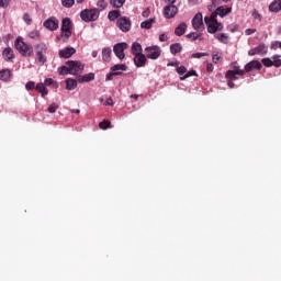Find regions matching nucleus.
Masks as SVG:
<instances>
[{"label": "nucleus", "instance_id": "nucleus-1", "mask_svg": "<svg viewBox=\"0 0 281 281\" xmlns=\"http://www.w3.org/2000/svg\"><path fill=\"white\" fill-rule=\"evenodd\" d=\"M14 45L15 49H18L22 56L30 58L34 54V47L23 42L22 37H18L14 42Z\"/></svg>", "mask_w": 281, "mask_h": 281}, {"label": "nucleus", "instance_id": "nucleus-2", "mask_svg": "<svg viewBox=\"0 0 281 281\" xmlns=\"http://www.w3.org/2000/svg\"><path fill=\"white\" fill-rule=\"evenodd\" d=\"M67 66H63V69H65V74H70L71 76H79V74H82L85 71V65L80 63L79 60H71L66 63Z\"/></svg>", "mask_w": 281, "mask_h": 281}, {"label": "nucleus", "instance_id": "nucleus-3", "mask_svg": "<svg viewBox=\"0 0 281 281\" xmlns=\"http://www.w3.org/2000/svg\"><path fill=\"white\" fill-rule=\"evenodd\" d=\"M204 22L209 34H216L223 30V23H220L213 14H211V16H205Z\"/></svg>", "mask_w": 281, "mask_h": 281}, {"label": "nucleus", "instance_id": "nucleus-4", "mask_svg": "<svg viewBox=\"0 0 281 281\" xmlns=\"http://www.w3.org/2000/svg\"><path fill=\"white\" fill-rule=\"evenodd\" d=\"M36 61L38 65H45L47 63V44L40 43L34 46Z\"/></svg>", "mask_w": 281, "mask_h": 281}, {"label": "nucleus", "instance_id": "nucleus-5", "mask_svg": "<svg viewBox=\"0 0 281 281\" xmlns=\"http://www.w3.org/2000/svg\"><path fill=\"white\" fill-rule=\"evenodd\" d=\"M232 70H227L225 78L227 80H238V77L236 76H245L247 72L246 70L240 69V66H238V63L234 61L231 64Z\"/></svg>", "mask_w": 281, "mask_h": 281}, {"label": "nucleus", "instance_id": "nucleus-6", "mask_svg": "<svg viewBox=\"0 0 281 281\" xmlns=\"http://www.w3.org/2000/svg\"><path fill=\"white\" fill-rule=\"evenodd\" d=\"M80 16L86 23L98 21L100 18V11H98V9H85L80 12Z\"/></svg>", "mask_w": 281, "mask_h": 281}, {"label": "nucleus", "instance_id": "nucleus-7", "mask_svg": "<svg viewBox=\"0 0 281 281\" xmlns=\"http://www.w3.org/2000/svg\"><path fill=\"white\" fill-rule=\"evenodd\" d=\"M125 49H128V44L126 43L115 44L113 47V52L116 58H119L120 60H124V58H126V55L124 54Z\"/></svg>", "mask_w": 281, "mask_h": 281}, {"label": "nucleus", "instance_id": "nucleus-8", "mask_svg": "<svg viewBox=\"0 0 281 281\" xmlns=\"http://www.w3.org/2000/svg\"><path fill=\"white\" fill-rule=\"evenodd\" d=\"M192 27L196 30V32H203L205 30V24H203V13H196L192 19Z\"/></svg>", "mask_w": 281, "mask_h": 281}, {"label": "nucleus", "instance_id": "nucleus-9", "mask_svg": "<svg viewBox=\"0 0 281 281\" xmlns=\"http://www.w3.org/2000/svg\"><path fill=\"white\" fill-rule=\"evenodd\" d=\"M146 57L151 60H157L159 56H161V48L159 46H149L145 48Z\"/></svg>", "mask_w": 281, "mask_h": 281}, {"label": "nucleus", "instance_id": "nucleus-10", "mask_svg": "<svg viewBox=\"0 0 281 281\" xmlns=\"http://www.w3.org/2000/svg\"><path fill=\"white\" fill-rule=\"evenodd\" d=\"M116 25L121 32H131V19L126 16L120 18Z\"/></svg>", "mask_w": 281, "mask_h": 281}, {"label": "nucleus", "instance_id": "nucleus-11", "mask_svg": "<svg viewBox=\"0 0 281 281\" xmlns=\"http://www.w3.org/2000/svg\"><path fill=\"white\" fill-rule=\"evenodd\" d=\"M177 12H179V8H177V5L169 4L165 7L164 9L165 19H175V16L177 15Z\"/></svg>", "mask_w": 281, "mask_h": 281}, {"label": "nucleus", "instance_id": "nucleus-12", "mask_svg": "<svg viewBox=\"0 0 281 281\" xmlns=\"http://www.w3.org/2000/svg\"><path fill=\"white\" fill-rule=\"evenodd\" d=\"M59 21L56 18H49L46 21H44V27L46 30H49V32H55V30L58 29Z\"/></svg>", "mask_w": 281, "mask_h": 281}, {"label": "nucleus", "instance_id": "nucleus-13", "mask_svg": "<svg viewBox=\"0 0 281 281\" xmlns=\"http://www.w3.org/2000/svg\"><path fill=\"white\" fill-rule=\"evenodd\" d=\"M269 52V47L265 44H260L259 46L255 47L254 49L249 50V56H256L258 54L259 56H265Z\"/></svg>", "mask_w": 281, "mask_h": 281}, {"label": "nucleus", "instance_id": "nucleus-14", "mask_svg": "<svg viewBox=\"0 0 281 281\" xmlns=\"http://www.w3.org/2000/svg\"><path fill=\"white\" fill-rule=\"evenodd\" d=\"M254 69H262V64H260V61L258 60H251L248 64H246L245 66V71L246 74H249V71H254Z\"/></svg>", "mask_w": 281, "mask_h": 281}, {"label": "nucleus", "instance_id": "nucleus-15", "mask_svg": "<svg viewBox=\"0 0 281 281\" xmlns=\"http://www.w3.org/2000/svg\"><path fill=\"white\" fill-rule=\"evenodd\" d=\"M232 13V8H225V7H218L212 15L217 18V16H227V14Z\"/></svg>", "mask_w": 281, "mask_h": 281}, {"label": "nucleus", "instance_id": "nucleus-16", "mask_svg": "<svg viewBox=\"0 0 281 281\" xmlns=\"http://www.w3.org/2000/svg\"><path fill=\"white\" fill-rule=\"evenodd\" d=\"M76 54V48L66 47L59 50V58H71Z\"/></svg>", "mask_w": 281, "mask_h": 281}, {"label": "nucleus", "instance_id": "nucleus-17", "mask_svg": "<svg viewBox=\"0 0 281 281\" xmlns=\"http://www.w3.org/2000/svg\"><path fill=\"white\" fill-rule=\"evenodd\" d=\"M128 67L125 64H116L111 68V71L116 76H120L122 71H126Z\"/></svg>", "mask_w": 281, "mask_h": 281}, {"label": "nucleus", "instance_id": "nucleus-18", "mask_svg": "<svg viewBox=\"0 0 281 281\" xmlns=\"http://www.w3.org/2000/svg\"><path fill=\"white\" fill-rule=\"evenodd\" d=\"M91 80H95V75L93 72L86 74L83 76H79L77 79V82H79V83L91 82Z\"/></svg>", "mask_w": 281, "mask_h": 281}, {"label": "nucleus", "instance_id": "nucleus-19", "mask_svg": "<svg viewBox=\"0 0 281 281\" xmlns=\"http://www.w3.org/2000/svg\"><path fill=\"white\" fill-rule=\"evenodd\" d=\"M269 11L274 13L281 12V0H273L269 5Z\"/></svg>", "mask_w": 281, "mask_h": 281}, {"label": "nucleus", "instance_id": "nucleus-20", "mask_svg": "<svg viewBox=\"0 0 281 281\" xmlns=\"http://www.w3.org/2000/svg\"><path fill=\"white\" fill-rule=\"evenodd\" d=\"M134 63L136 67H144V65H146V55L144 54L135 55Z\"/></svg>", "mask_w": 281, "mask_h": 281}, {"label": "nucleus", "instance_id": "nucleus-21", "mask_svg": "<svg viewBox=\"0 0 281 281\" xmlns=\"http://www.w3.org/2000/svg\"><path fill=\"white\" fill-rule=\"evenodd\" d=\"M186 30H188V24H186V22H183L179 26L176 27V30H175L176 36H183V34H186Z\"/></svg>", "mask_w": 281, "mask_h": 281}, {"label": "nucleus", "instance_id": "nucleus-22", "mask_svg": "<svg viewBox=\"0 0 281 281\" xmlns=\"http://www.w3.org/2000/svg\"><path fill=\"white\" fill-rule=\"evenodd\" d=\"M76 87H78V79L77 80L71 79V78L66 79V89L68 91H74V89H76Z\"/></svg>", "mask_w": 281, "mask_h": 281}, {"label": "nucleus", "instance_id": "nucleus-23", "mask_svg": "<svg viewBox=\"0 0 281 281\" xmlns=\"http://www.w3.org/2000/svg\"><path fill=\"white\" fill-rule=\"evenodd\" d=\"M2 56L4 58V60H12L14 59V50H12V48L7 47L4 48Z\"/></svg>", "mask_w": 281, "mask_h": 281}, {"label": "nucleus", "instance_id": "nucleus-24", "mask_svg": "<svg viewBox=\"0 0 281 281\" xmlns=\"http://www.w3.org/2000/svg\"><path fill=\"white\" fill-rule=\"evenodd\" d=\"M154 23H156V19L151 18L147 21L142 22L140 27H142V30H150V27H153Z\"/></svg>", "mask_w": 281, "mask_h": 281}, {"label": "nucleus", "instance_id": "nucleus-25", "mask_svg": "<svg viewBox=\"0 0 281 281\" xmlns=\"http://www.w3.org/2000/svg\"><path fill=\"white\" fill-rule=\"evenodd\" d=\"M215 38L220 41V43H224V45H227L229 43V35L226 33L216 34Z\"/></svg>", "mask_w": 281, "mask_h": 281}, {"label": "nucleus", "instance_id": "nucleus-26", "mask_svg": "<svg viewBox=\"0 0 281 281\" xmlns=\"http://www.w3.org/2000/svg\"><path fill=\"white\" fill-rule=\"evenodd\" d=\"M183 49V46L179 43H175L170 45V52L173 55L180 54V52Z\"/></svg>", "mask_w": 281, "mask_h": 281}, {"label": "nucleus", "instance_id": "nucleus-27", "mask_svg": "<svg viewBox=\"0 0 281 281\" xmlns=\"http://www.w3.org/2000/svg\"><path fill=\"white\" fill-rule=\"evenodd\" d=\"M132 54L134 56H138L142 54V44L135 42L133 45H132Z\"/></svg>", "mask_w": 281, "mask_h": 281}, {"label": "nucleus", "instance_id": "nucleus-28", "mask_svg": "<svg viewBox=\"0 0 281 281\" xmlns=\"http://www.w3.org/2000/svg\"><path fill=\"white\" fill-rule=\"evenodd\" d=\"M67 30H71V20L69 18H65L61 21V32H65Z\"/></svg>", "mask_w": 281, "mask_h": 281}, {"label": "nucleus", "instance_id": "nucleus-29", "mask_svg": "<svg viewBox=\"0 0 281 281\" xmlns=\"http://www.w3.org/2000/svg\"><path fill=\"white\" fill-rule=\"evenodd\" d=\"M124 3H126V0H110V5L116 9L122 8Z\"/></svg>", "mask_w": 281, "mask_h": 281}, {"label": "nucleus", "instance_id": "nucleus-30", "mask_svg": "<svg viewBox=\"0 0 281 281\" xmlns=\"http://www.w3.org/2000/svg\"><path fill=\"white\" fill-rule=\"evenodd\" d=\"M36 91H38L43 98H45V95H47V89L45 88V85L43 83H37L35 87Z\"/></svg>", "mask_w": 281, "mask_h": 281}, {"label": "nucleus", "instance_id": "nucleus-31", "mask_svg": "<svg viewBox=\"0 0 281 281\" xmlns=\"http://www.w3.org/2000/svg\"><path fill=\"white\" fill-rule=\"evenodd\" d=\"M10 76H11V72H10V69H3V70H0V80H10Z\"/></svg>", "mask_w": 281, "mask_h": 281}, {"label": "nucleus", "instance_id": "nucleus-32", "mask_svg": "<svg viewBox=\"0 0 281 281\" xmlns=\"http://www.w3.org/2000/svg\"><path fill=\"white\" fill-rule=\"evenodd\" d=\"M108 19L110 21H115V19H120V11L117 10L110 11L108 14Z\"/></svg>", "mask_w": 281, "mask_h": 281}, {"label": "nucleus", "instance_id": "nucleus-33", "mask_svg": "<svg viewBox=\"0 0 281 281\" xmlns=\"http://www.w3.org/2000/svg\"><path fill=\"white\" fill-rule=\"evenodd\" d=\"M103 60L109 61L111 60V48H104L102 50Z\"/></svg>", "mask_w": 281, "mask_h": 281}, {"label": "nucleus", "instance_id": "nucleus-34", "mask_svg": "<svg viewBox=\"0 0 281 281\" xmlns=\"http://www.w3.org/2000/svg\"><path fill=\"white\" fill-rule=\"evenodd\" d=\"M272 67H281L280 55H276L272 57Z\"/></svg>", "mask_w": 281, "mask_h": 281}, {"label": "nucleus", "instance_id": "nucleus-35", "mask_svg": "<svg viewBox=\"0 0 281 281\" xmlns=\"http://www.w3.org/2000/svg\"><path fill=\"white\" fill-rule=\"evenodd\" d=\"M76 0H61V4L64 8H72L75 5Z\"/></svg>", "mask_w": 281, "mask_h": 281}, {"label": "nucleus", "instance_id": "nucleus-36", "mask_svg": "<svg viewBox=\"0 0 281 281\" xmlns=\"http://www.w3.org/2000/svg\"><path fill=\"white\" fill-rule=\"evenodd\" d=\"M44 85L49 87V85H54L55 89H58V82H54L52 78L45 79Z\"/></svg>", "mask_w": 281, "mask_h": 281}, {"label": "nucleus", "instance_id": "nucleus-37", "mask_svg": "<svg viewBox=\"0 0 281 281\" xmlns=\"http://www.w3.org/2000/svg\"><path fill=\"white\" fill-rule=\"evenodd\" d=\"M261 63L265 67H273V60H271V58H263Z\"/></svg>", "mask_w": 281, "mask_h": 281}, {"label": "nucleus", "instance_id": "nucleus-38", "mask_svg": "<svg viewBox=\"0 0 281 281\" xmlns=\"http://www.w3.org/2000/svg\"><path fill=\"white\" fill-rule=\"evenodd\" d=\"M111 126V122L109 121H103L99 124V127L102 128V131H106Z\"/></svg>", "mask_w": 281, "mask_h": 281}, {"label": "nucleus", "instance_id": "nucleus-39", "mask_svg": "<svg viewBox=\"0 0 281 281\" xmlns=\"http://www.w3.org/2000/svg\"><path fill=\"white\" fill-rule=\"evenodd\" d=\"M200 37H201V34H198V33H190L187 35V38H191V41H196Z\"/></svg>", "mask_w": 281, "mask_h": 281}, {"label": "nucleus", "instance_id": "nucleus-40", "mask_svg": "<svg viewBox=\"0 0 281 281\" xmlns=\"http://www.w3.org/2000/svg\"><path fill=\"white\" fill-rule=\"evenodd\" d=\"M190 76H196V71L191 70L187 72L184 76L180 77V80H186L187 78H190Z\"/></svg>", "mask_w": 281, "mask_h": 281}, {"label": "nucleus", "instance_id": "nucleus-41", "mask_svg": "<svg viewBox=\"0 0 281 281\" xmlns=\"http://www.w3.org/2000/svg\"><path fill=\"white\" fill-rule=\"evenodd\" d=\"M98 8H100L101 10H106V1L104 0H100L98 3H97Z\"/></svg>", "mask_w": 281, "mask_h": 281}, {"label": "nucleus", "instance_id": "nucleus-42", "mask_svg": "<svg viewBox=\"0 0 281 281\" xmlns=\"http://www.w3.org/2000/svg\"><path fill=\"white\" fill-rule=\"evenodd\" d=\"M252 18L256 21H262V15H260V13L257 10L252 11Z\"/></svg>", "mask_w": 281, "mask_h": 281}, {"label": "nucleus", "instance_id": "nucleus-43", "mask_svg": "<svg viewBox=\"0 0 281 281\" xmlns=\"http://www.w3.org/2000/svg\"><path fill=\"white\" fill-rule=\"evenodd\" d=\"M188 69L184 66H180L177 68V74H179V76H183V74H187Z\"/></svg>", "mask_w": 281, "mask_h": 281}, {"label": "nucleus", "instance_id": "nucleus-44", "mask_svg": "<svg viewBox=\"0 0 281 281\" xmlns=\"http://www.w3.org/2000/svg\"><path fill=\"white\" fill-rule=\"evenodd\" d=\"M58 110V104L56 103H52L49 106H48V113H54L55 111Z\"/></svg>", "mask_w": 281, "mask_h": 281}, {"label": "nucleus", "instance_id": "nucleus-45", "mask_svg": "<svg viewBox=\"0 0 281 281\" xmlns=\"http://www.w3.org/2000/svg\"><path fill=\"white\" fill-rule=\"evenodd\" d=\"M203 56H207V53H194L191 55L192 58H203Z\"/></svg>", "mask_w": 281, "mask_h": 281}, {"label": "nucleus", "instance_id": "nucleus-46", "mask_svg": "<svg viewBox=\"0 0 281 281\" xmlns=\"http://www.w3.org/2000/svg\"><path fill=\"white\" fill-rule=\"evenodd\" d=\"M10 5V0H0V8H8Z\"/></svg>", "mask_w": 281, "mask_h": 281}, {"label": "nucleus", "instance_id": "nucleus-47", "mask_svg": "<svg viewBox=\"0 0 281 281\" xmlns=\"http://www.w3.org/2000/svg\"><path fill=\"white\" fill-rule=\"evenodd\" d=\"M23 21L30 25V23H32V18H30V14L25 13L23 15Z\"/></svg>", "mask_w": 281, "mask_h": 281}, {"label": "nucleus", "instance_id": "nucleus-48", "mask_svg": "<svg viewBox=\"0 0 281 281\" xmlns=\"http://www.w3.org/2000/svg\"><path fill=\"white\" fill-rule=\"evenodd\" d=\"M64 32V36H65V43H67V41H69V37L71 36V30H67V31H63Z\"/></svg>", "mask_w": 281, "mask_h": 281}, {"label": "nucleus", "instance_id": "nucleus-49", "mask_svg": "<svg viewBox=\"0 0 281 281\" xmlns=\"http://www.w3.org/2000/svg\"><path fill=\"white\" fill-rule=\"evenodd\" d=\"M34 86L35 83L33 81H29L26 85H25V89H27V91L34 89Z\"/></svg>", "mask_w": 281, "mask_h": 281}, {"label": "nucleus", "instance_id": "nucleus-50", "mask_svg": "<svg viewBox=\"0 0 281 281\" xmlns=\"http://www.w3.org/2000/svg\"><path fill=\"white\" fill-rule=\"evenodd\" d=\"M246 36H251V34H256V29H247L245 31Z\"/></svg>", "mask_w": 281, "mask_h": 281}, {"label": "nucleus", "instance_id": "nucleus-51", "mask_svg": "<svg viewBox=\"0 0 281 281\" xmlns=\"http://www.w3.org/2000/svg\"><path fill=\"white\" fill-rule=\"evenodd\" d=\"M159 41H160L161 43H166V41H168V35L161 34V35L159 36Z\"/></svg>", "mask_w": 281, "mask_h": 281}, {"label": "nucleus", "instance_id": "nucleus-52", "mask_svg": "<svg viewBox=\"0 0 281 281\" xmlns=\"http://www.w3.org/2000/svg\"><path fill=\"white\" fill-rule=\"evenodd\" d=\"M143 16L145 19H148L150 16V9H146L144 12H143Z\"/></svg>", "mask_w": 281, "mask_h": 281}, {"label": "nucleus", "instance_id": "nucleus-53", "mask_svg": "<svg viewBox=\"0 0 281 281\" xmlns=\"http://www.w3.org/2000/svg\"><path fill=\"white\" fill-rule=\"evenodd\" d=\"M105 106H113V99L109 98L106 101H105Z\"/></svg>", "mask_w": 281, "mask_h": 281}, {"label": "nucleus", "instance_id": "nucleus-54", "mask_svg": "<svg viewBox=\"0 0 281 281\" xmlns=\"http://www.w3.org/2000/svg\"><path fill=\"white\" fill-rule=\"evenodd\" d=\"M278 47H280V49H281V42H276V43L272 44V46H271L272 49H277Z\"/></svg>", "mask_w": 281, "mask_h": 281}, {"label": "nucleus", "instance_id": "nucleus-55", "mask_svg": "<svg viewBox=\"0 0 281 281\" xmlns=\"http://www.w3.org/2000/svg\"><path fill=\"white\" fill-rule=\"evenodd\" d=\"M113 76H116L115 74H113V71L112 72H110L108 76H106V78H105V80H113Z\"/></svg>", "mask_w": 281, "mask_h": 281}, {"label": "nucleus", "instance_id": "nucleus-56", "mask_svg": "<svg viewBox=\"0 0 281 281\" xmlns=\"http://www.w3.org/2000/svg\"><path fill=\"white\" fill-rule=\"evenodd\" d=\"M212 60L213 63H218V60H221V57L218 55H213Z\"/></svg>", "mask_w": 281, "mask_h": 281}, {"label": "nucleus", "instance_id": "nucleus-57", "mask_svg": "<svg viewBox=\"0 0 281 281\" xmlns=\"http://www.w3.org/2000/svg\"><path fill=\"white\" fill-rule=\"evenodd\" d=\"M206 69L207 71H214V65L207 64Z\"/></svg>", "mask_w": 281, "mask_h": 281}, {"label": "nucleus", "instance_id": "nucleus-58", "mask_svg": "<svg viewBox=\"0 0 281 281\" xmlns=\"http://www.w3.org/2000/svg\"><path fill=\"white\" fill-rule=\"evenodd\" d=\"M166 3H169V5H175L177 3V0H164Z\"/></svg>", "mask_w": 281, "mask_h": 281}, {"label": "nucleus", "instance_id": "nucleus-59", "mask_svg": "<svg viewBox=\"0 0 281 281\" xmlns=\"http://www.w3.org/2000/svg\"><path fill=\"white\" fill-rule=\"evenodd\" d=\"M60 76H67L69 72H65V69H63V66L59 68Z\"/></svg>", "mask_w": 281, "mask_h": 281}, {"label": "nucleus", "instance_id": "nucleus-60", "mask_svg": "<svg viewBox=\"0 0 281 281\" xmlns=\"http://www.w3.org/2000/svg\"><path fill=\"white\" fill-rule=\"evenodd\" d=\"M238 30V24H235L233 27L229 29L231 32H236Z\"/></svg>", "mask_w": 281, "mask_h": 281}, {"label": "nucleus", "instance_id": "nucleus-61", "mask_svg": "<svg viewBox=\"0 0 281 281\" xmlns=\"http://www.w3.org/2000/svg\"><path fill=\"white\" fill-rule=\"evenodd\" d=\"M229 89H234V81H228Z\"/></svg>", "mask_w": 281, "mask_h": 281}, {"label": "nucleus", "instance_id": "nucleus-62", "mask_svg": "<svg viewBox=\"0 0 281 281\" xmlns=\"http://www.w3.org/2000/svg\"><path fill=\"white\" fill-rule=\"evenodd\" d=\"M92 57H93V58H97V57H98V52H97V50H93V52H92Z\"/></svg>", "mask_w": 281, "mask_h": 281}, {"label": "nucleus", "instance_id": "nucleus-63", "mask_svg": "<svg viewBox=\"0 0 281 281\" xmlns=\"http://www.w3.org/2000/svg\"><path fill=\"white\" fill-rule=\"evenodd\" d=\"M131 98H133L134 100H137L139 98V95L137 94H132Z\"/></svg>", "mask_w": 281, "mask_h": 281}, {"label": "nucleus", "instance_id": "nucleus-64", "mask_svg": "<svg viewBox=\"0 0 281 281\" xmlns=\"http://www.w3.org/2000/svg\"><path fill=\"white\" fill-rule=\"evenodd\" d=\"M71 113H80V110H72Z\"/></svg>", "mask_w": 281, "mask_h": 281}]
</instances>
